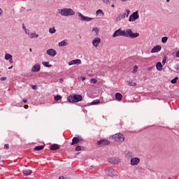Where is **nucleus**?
Returning <instances> with one entry per match:
<instances>
[{
	"mask_svg": "<svg viewBox=\"0 0 179 179\" xmlns=\"http://www.w3.org/2000/svg\"><path fill=\"white\" fill-rule=\"evenodd\" d=\"M58 13H59V15H61V16H65V17H68V16H73V15H75V11H73V10H72L71 8H62V9H58L57 10Z\"/></svg>",
	"mask_w": 179,
	"mask_h": 179,
	"instance_id": "obj_1",
	"label": "nucleus"
},
{
	"mask_svg": "<svg viewBox=\"0 0 179 179\" xmlns=\"http://www.w3.org/2000/svg\"><path fill=\"white\" fill-rule=\"evenodd\" d=\"M82 100H83V97L80 94L70 95L67 97L69 103H79Z\"/></svg>",
	"mask_w": 179,
	"mask_h": 179,
	"instance_id": "obj_2",
	"label": "nucleus"
},
{
	"mask_svg": "<svg viewBox=\"0 0 179 179\" xmlns=\"http://www.w3.org/2000/svg\"><path fill=\"white\" fill-rule=\"evenodd\" d=\"M124 37H129V38H136L139 37V33H134L131 29H128L123 31Z\"/></svg>",
	"mask_w": 179,
	"mask_h": 179,
	"instance_id": "obj_3",
	"label": "nucleus"
},
{
	"mask_svg": "<svg viewBox=\"0 0 179 179\" xmlns=\"http://www.w3.org/2000/svg\"><path fill=\"white\" fill-rule=\"evenodd\" d=\"M113 138L116 142H124V141H125V137L124 136V134L120 133L114 134L113 136Z\"/></svg>",
	"mask_w": 179,
	"mask_h": 179,
	"instance_id": "obj_4",
	"label": "nucleus"
},
{
	"mask_svg": "<svg viewBox=\"0 0 179 179\" xmlns=\"http://www.w3.org/2000/svg\"><path fill=\"white\" fill-rule=\"evenodd\" d=\"M139 19V11L137 10L134 12L129 18V22H135V20H138Z\"/></svg>",
	"mask_w": 179,
	"mask_h": 179,
	"instance_id": "obj_5",
	"label": "nucleus"
},
{
	"mask_svg": "<svg viewBox=\"0 0 179 179\" xmlns=\"http://www.w3.org/2000/svg\"><path fill=\"white\" fill-rule=\"evenodd\" d=\"M120 36H122V37H124V31H122V29H121L116 30L113 34V38L120 37Z\"/></svg>",
	"mask_w": 179,
	"mask_h": 179,
	"instance_id": "obj_6",
	"label": "nucleus"
},
{
	"mask_svg": "<svg viewBox=\"0 0 179 179\" xmlns=\"http://www.w3.org/2000/svg\"><path fill=\"white\" fill-rule=\"evenodd\" d=\"M78 16L79 17H80L81 20H83V22H90V20H93V18L86 17L80 13H78Z\"/></svg>",
	"mask_w": 179,
	"mask_h": 179,
	"instance_id": "obj_7",
	"label": "nucleus"
},
{
	"mask_svg": "<svg viewBox=\"0 0 179 179\" xmlns=\"http://www.w3.org/2000/svg\"><path fill=\"white\" fill-rule=\"evenodd\" d=\"M101 43V39L99 37H96L92 41V45H94V47L97 48L98 45H100Z\"/></svg>",
	"mask_w": 179,
	"mask_h": 179,
	"instance_id": "obj_8",
	"label": "nucleus"
},
{
	"mask_svg": "<svg viewBox=\"0 0 179 179\" xmlns=\"http://www.w3.org/2000/svg\"><path fill=\"white\" fill-rule=\"evenodd\" d=\"M98 146H107V145H110V141L108 140H101L97 142Z\"/></svg>",
	"mask_w": 179,
	"mask_h": 179,
	"instance_id": "obj_9",
	"label": "nucleus"
},
{
	"mask_svg": "<svg viewBox=\"0 0 179 179\" xmlns=\"http://www.w3.org/2000/svg\"><path fill=\"white\" fill-rule=\"evenodd\" d=\"M139 162H141V159L138 157L131 158L130 163L131 166H138L139 164Z\"/></svg>",
	"mask_w": 179,
	"mask_h": 179,
	"instance_id": "obj_10",
	"label": "nucleus"
},
{
	"mask_svg": "<svg viewBox=\"0 0 179 179\" xmlns=\"http://www.w3.org/2000/svg\"><path fill=\"white\" fill-rule=\"evenodd\" d=\"M46 54L50 57H55L57 55V51L54 49H49L46 51Z\"/></svg>",
	"mask_w": 179,
	"mask_h": 179,
	"instance_id": "obj_11",
	"label": "nucleus"
},
{
	"mask_svg": "<svg viewBox=\"0 0 179 179\" xmlns=\"http://www.w3.org/2000/svg\"><path fill=\"white\" fill-rule=\"evenodd\" d=\"M162 50V46L161 45H156L155 46L152 50L151 52L152 54H155V52H159V51Z\"/></svg>",
	"mask_w": 179,
	"mask_h": 179,
	"instance_id": "obj_12",
	"label": "nucleus"
},
{
	"mask_svg": "<svg viewBox=\"0 0 179 179\" xmlns=\"http://www.w3.org/2000/svg\"><path fill=\"white\" fill-rule=\"evenodd\" d=\"M81 61L79 59L71 60L69 62V65H80Z\"/></svg>",
	"mask_w": 179,
	"mask_h": 179,
	"instance_id": "obj_13",
	"label": "nucleus"
},
{
	"mask_svg": "<svg viewBox=\"0 0 179 179\" xmlns=\"http://www.w3.org/2000/svg\"><path fill=\"white\" fill-rule=\"evenodd\" d=\"M131 13V11L129 10H126V13H123L122 14H121L120 15V17L122 19H125L126 17H128V16H129V13Z\"/></svg>",
	"mask_w": 179,
	"mask_h": 179,
	"instance_id": "obj_14",
	"label": "nucleus"
},
{
	"mask_svg": "<svg viewBox=\"0 0 179 179\" xmlns=\"http://www.w3.org/2000/svg\"><path fill=\"white\" fill-rule=\"evenodd\" d=\"M40 69H41L40 64H36L32 67L31 71L32 72H38Z\"/></svg>",
	"mask_w": 179,
	"mask_h": 179,
	"instance_id": "obj_15",
	"label": "nucleus"
},
{
	"mask_svg": "<svg viewBox=\"0 0 179 179\" xmlns=\"http://www.w3.org/2000/svg\"><path fill=\"white\" fill-rule=\"evenodd\" d=\"M115 99L118 100V101H121L122 100V94L120 92L115 94Z\"/></svg>",
	"mask_w": 179,
	"mask_h": 179,
	"instance_id": "obj_16",
	"label": "nucleus"
},
{
	"mask_svg": "<svg viewBox=\"0 0 179 179\" xmlns=\"http://www.w3.org/2000/svg\"><path fill=\"white\" fill-rule=\"evenodd\" d=\"M66 45H68V42L66 41V40H64L59 43V47H66Z\"/></svg>",
	"mask_w": 179,
	"mask_h": 179,
	"instance_id": "obj_17",
	"label": "nucleus"
},
{
	"mask_svg": "<svg viewBox=\"0 0 179 179\" xmlns=\"http://www.w3.org/2000/svg\"><path fill=\"white\" fill-rule=\"evenodd\" d=\"M59 145L58 144H53L50 146V150H58Z\"/></svg>",
	"mask_w": 179,
	"mask_h": 179,
	"instance_id": "obj_18",
	"label": "nucleus"
},
{
	"mask_svg": "<svg viewBox=\"0 0 179 179\" xmlns=\"http://www.w3.org/2000/svg\"><path fill=\"white\" fill-rule=\"evenodd\" d=\"M156 69H157V71H162L163 69V64H162V62L157 63Z\"/></svg>",
	"mask_w": 179,
	"mask_h": 179,
	"instance_id": "obj_19",
	"label": "nucleus"
},
{
	"mask_svg": "<svg viewBox=\"0 0 179 179\" xmlns=\"http://www.w3.org/2000/svg\"><path fill=\"white\" fill-rule=\"evenodd\" d=\"M78 143H79V138L78 137L73 138L71 145H76Z\"/></svg>",
	"mask_w": 179,
	"mask_h": 179,
	"instance_id": "obj_20",
	"label": "nucleus"
},
{
	"mask_svg": "<svg viewBox=\"0 0 179 179\" xmlns=\"http://www.w3.org/2000/svg\"><path fill=\"white\" fill-rule=\"evenodd\" d=\"M42 65L46 68H51L52 66V65L50 64L49 62H42Z\"/></svg>",
	"mask_w": 179,
	"mask_h": 179,
	"instance_id": "obj_21",
	"label": "nucleus"
},
{
	"mask_svg": "<svg viewBox=\"0 0 179 179\" xmlns=\"http://www.w3.org/2000/svg\"><path fill=\"white\" fill-rule=\"evenodd\" d=\"M22 173L24 176H30V174H31L33 172L31 171V170L28 169V170L23 171Z\"/></svg>",
	"mask_w": 179,
	"mask_h": 179,
	"instance_id": "obj_22",
	"label": "nucleus"
},
{
	"mask_svg": "<svg viewBox=\"0 0 179 179\" xmlns=\"http://www.w3.org/2000/svg\"><path fill=\"white\" fill-rule=\"evenodd\" d=\"M28 34L29 36V38H37V37H38V34H36V33H31Z\"/></svg>",
	"mask_w": 179,
	"mask_h": 179,
	"instance_id": "obj_23",
	"label": "nucleus"
},
{
	"mask_svg": "<svg viewBox=\"0 0 179 179\" xmlns=\"http://www.w3.org/2000/svg\"><path fill=\"white\" fill-rule=\"evenodd\" d=\"M13 57V56H12V55H10V54H9V53H6V55H5V59L6 60V61H9L10 59H11V58Z\"/></svg>",
	"mask_w": 179,
	"mask_h": 179,
	"instance_id": "obj_24",
	"label": "nucleus"
},
{
	"mask_svg": "<svg viewBox=\"0 0 179 179\" xmlns=\"http://www.w3.org/2000/svg\"><path fill=\"white\" fill-rule=\"evenodd\" d=\"M110 163H112V164H118L120 163V160H117L115 159H112L109 160Z\"/></svg>",
	"mask_w": 179,
	"mask_h": 179,
	"instance_id": "obj_25",
	"label": "nucleus"
},
{
	"mask_svg": "<svg viewBox=\"0 0 179 179\" xmlns=\"http://www.w3.org/2000/svg\"><path fill=\"white\" fill-rule=\"evenodd\" d=\"M43 149H44V145H38V146H36L34 148V150H43Z\"/></svg>",
	"mask_w": 179,
	"mask_h": 179,
	"instance_id": "obj_26",
	"label": "nucleus"
},
{
	"mask_svg": "<svg viewBox=\"0 0 179 179\" xmlns=\"http://www.w3.org/2000/svg\"><path fill=\"white\" fill-rule=\"evenodd\" d=\"M96 15H99V16H104V13L102 10H96Z\"/></svg>",
	"mask_w": 179,
	"mask_h": 179,
	"instance_id": "obj_27",
	"label": "nucleus"
},
{
	"mask_svg": "<svg viewBox=\"0 0 179 179\" xmlns=\"http://www.w3.org/2000/svg\"><path fill=\"white\" fill-rule=\"evenodd\" d=\"M167 40H169V38L167 36H164L162 38V43L164 44L167 43Z\"/></svg>",
	"mask_w": 179,
	"mask_h": 179,
	"instance_id": "obj_28",
	"label": "nucleus"
},
{
	"mask_svg": "<svg viewBox=\"0 0 179 179\" xmlns=\"http://www.w3.org/2000/svg\"><path fill=\"white\" fill-rule=\"evenodd\" d=\"M177 80H178V77H176L175 78L171 80V83H172L173 85H176V83H177Z\"/></svg>",
	"mask_w": 179,
	"mask_h": 179,
	"instance_id": "obj_29",
	"label": "nucleus"
},
{
	"mask_svg": "<svg viewBox=\"0 0 179 179\" xmlns=\"http://www.w3.org/2000/svg\"><path fill=\"white\" fill-rule=\"evenodd\" d=\"M55 101H59V100H61L62 99V96L61 95H57L54 97Z\"/></svg>",
	"mask_w": 179,
	"mask_h": 179,
	"instance_id": "obj_30",
	"label": "nucleus"
},
{
	"mask_svg": "<svg viewBox=\"0 0 179 179\" xmlns=\"http://www.w3.org/2000/svg\"><path fill=\"white\" fill-rule=\"evenodd\" d=\"M55 31H57V30L55 29V27L50 28L49 29V33H50V34H54V33H55Z\"/></svg>",
	"mask_w": 179,
	"mask_h": 179,
	"instance_id": "obj_31",
	"label": "nucleus"
},
{
	"mask_svg": "<svg viewBox=\"0 0 179 179\" xmlns=\"http://www.w3.org/2000/svg\"><path fill=\"white\" fill-rule=\"evenodd\" d=\"M92 31H95V33H96V36H99V28H97V27H94L93 29H92Z\"/></svg>",
	"mask_w": 179,
	"mask_h": 179,
	"instance_id": "obj_32",
	"label": "nucleus"
},
{
	"mask_svg": "<svg viewBox=\"0 0 179 179\" xmlns=\"http://www.w3.org/2000/svg\"><path fill=\"white\" fill-rule=\"evenodd\" d=\"M91 104H92V105H94V104H100V100H99V99L94 100V101L91 103Z\"/></svg>",
	"mask_w": 179,
	"mask_h": 179,
	"instance_id": "obj_33",
	"label": "nucleus"
},
{
	"mask_svg": "<svg viewBox=\"0 0 179 179\" xmlns=\"http://www.w3.org/2000/svg\"><path fill=\"white\" fill-rule=\"evenodd\" d=\"M90 83H91L92 85H94V84L97 83V80H96L95 78H92V79L90 80Z\"/></svg>",
	"mask_w": 179,
	"mask_h": 179,
	"instance_id": "obj_34",
	"label": "nucleus"
},
{
	"mask_svg": "<svg viewBox=\"0 0 179 179\" xmlns=\"http://www.w3.org/2000/svg\"><path fill=\"white\" fill-rule=\"evenodd\" d=\"M138 66H134V70L132 71V73H136L138 72Z\"/></svg>",
	"mask_w": 179,
	"mask_h": 179,
	"instance_id": "obj_35",
	"label": "nucleus"
},
{
	"mask_svg": "<svg viewBox=\"0 0 179 179\" xmlns=\"http://www.w3.org/2000/svg\"><path fill=\"white\" fill-rule=\"evenodd\" d=\"M76 152H80V150H82V147L80 145H78L76 148H75Z\"/></svg>",
	"mask_w": 179,
	"mask_h": 179,
	"instance_id": "obj_36",
	"label": "nucleus"
},
{
	"mask_svg": "<svg viewBox=\"0 0 179 179\" xmlns=\"http://www.w3.org/2000/svg\"><path fill=\"white\" fill-rule=\"evenodd\" d=\"M128 85H129V86H136V83L129 82Z\"/></svg>",
	"mask_w": 179,
	"mask_h": 179,
	"instance_id": "obj_37",
	"label": "nucleus"
},
{
	"mask_svg": "<svg viewBox=\"0 0 179 179\" xmlns=\"http://www.w3.org/2000/svg\"><path fill=\"white\" fill-rule=\"evenodd\" d=\"M102 1L103 2V3H106V5H108V3H110L109 0H102Z\"/></svg>",
	"mask_w": 179,
	"mask_h": 179,
	"instance_id": "obj_38",
	"label": "nucleus"
},
{
	"mask_svg": "<svg viewBox=\"0 0 179 179\" xmlns=\"http://www.w3.org/2000/svg\"><path fill=\"white\" fill-rule=\"evenodd\" d=\"M0 80H1V82H3V80H6V77H1L0 78Z\"/></svg>",
	"mask_w": 179,
	"mask_h": 179,
	"instance_id": "obj_39",
	"label": "nucleus"
},
{
	"mask_svg": "<svg viewBox=\"0 0 179 179\" xmlns=\"http://www.w3.org/2000/svg\"><path fill=\"white\" fill-rule=\"evenodd\" d=\"M4 148L5 149H9V144L4 145Z\"/></svg>",
	"mask_w": 179,
	"mask_h": 179,
	"instance_id": "obj_40",
	"label": "nucleus"
},
{
	"mask_svg": "<svg viewBox=\"0 0 179 179\" xmlns=\"http://www.w3.org/2000/svg\"><path fill=\"white\" fill-rule=\"evenodd\" d=\"M59 179H70L69 178H65L64 176H60Z\"/></svg>",
	"mask_w": 179,
	"mask_h": 179,
	"instance_id": "obj_41",
	"label": "nucleus"
},
{
	"mask_svg": "<svg viewBox=\"0 0 179 179\" xmlns=\"http://www.w3.org/2000/svg\"><path fill=\"white\" fill-rule=\"evenodd\" d=\"M176 55L178 58H179V50L176 52Z\"/></svg>",
	"mask_w": 179,
	"mask_h": 179,
	"instance_id": "obj_42",
	"label": "nucleus"
},
{
	"mask_svg": "<svg viewBox=\"0 0 179 179\" xmlns=\"http://www.w3.org/2000/svg\"><path fill=\"white\" fill-rule=\"evenodd\" d=\"M24 108H25L26 110H27V108H29V105H24Z\"/></svg>",
	"mask_w": 179,
	"mask_h": 179,
	"instance_id": "obj_43",
	"label": "nucleus"
},
{
	"mask_svg": "<svg viewBox=\"0 0 179 179\" xmlns=\"http://www.w3.org/2000/svg\"><path fill=\"white\" fill-rule=\"evenodd\" d=\"M8 61H9L10 64H13V60L12 59V58L10 59Z\"/></svg>",
	"mask_w": 179,
	"mask_h": 179,
	"instance_id": "obj_44",
	"label": "nucleus"
},
{
	"mask_svg": "<svg viewBox=\"0 0 179 179\" xmlns=\"http://www.w3.org/2000/svg\"><path fill=\"white\" fill-rule=\"evenodd\" d=\"M32 89H33L34 90H36V89H37V87H36V85H33V86H32Z\"/></svg>",
	"mask_w": 179,
	"mask_h": 179,
	"instance_id": "obj_45",
	"label": "nucleus"
},
{
	"mask_svg": "<svg viewBox=\"0 0 179 179\" xmlns=\"http://www.w3.org/2000/svg\"><path fill=\"white\" fill-rule=\"evenodd\" d=\"M162 64H163V65H164V64H166V59H164L162 60Z\"/></svg>",
	"mask_w": 179,
	"mask_h": 179,
	"instance_id": "obj_46",
	"label": "nucleus"
},
{
	"mask_svg": "<svg viewBox=\"0 0 179 179\" xmlns=\"http://www.w3.org/2000/svg\"><path fill=\"white\" fill-rule=\"evenodd\" d=\"M3 12L2 8H0V16L2 15Z\"/></svg>",
	"mask_w": 179,
	"mask_h": 179,
	"instance_id": "obj_47",
	"label": "nucleus"
},
{
	"mask_svg": "<svg viewBox=\"0 0 179 179\" xmlns=\"http://www.w3.org/2000/svg\"><path fill=\"white\" fill-rule=\"evenodd\" d=\"M23 103H27V99L22 100Z\"/></svg>",
	"mask_w": 179,
	"mask_h": 179,
	"instance_id": "obj_48",
	"label": "nucleus"
},
{
	"mask_svg": "<svg viewBox=\"0 0 179 179\" xmlns=\"http://www.w3.org/2000/svg\"><path fill=\"white\" fill-rule=\"evenodd\" d=\"M22 28L24 30H26V27L24 26V24H23Z\"/></svg>",
	"mask_w": 179,
	"mask_h": 179,
	"instance_id": "obj_49",
	"label": "nucleus"
},
{
	"mask_svg": "<svg viewBox=\"0 0 179 179\" xmlns=\"http://www.w3.org/2000/svg\"><path fill=\"white\" fill-rule=\"evenodd\" d=\"M111 8H115V6L114 4H112Z\"/></svg>",
	"mask_w": 179,
	"mask_h": 179,
	"instance_id": "obj_50",
	"label": "nucleus"
},
{
	"mask_svg": "<svg viewBox=\"0 0 179 179\" xmlns=\"http://www.w3.org/2000/svg\"><path fill=\"white\" fill-rule=\"evenodd\" d=\"M113 1L114 2V1H115V0H109V3L113 2Z\"/></svg>",
	"mask_w": 179,
	"mask_h": 179,
	"instance_id": "obj_51",
	"label": "nucleus"
},
{
	"mask_svg": "<svg viewBox=\"0 0 179 179\" xmlns=\"http://www.w3.org/2000/svg\"><path fill=\"white\" fill-rule=\"evenodd\" d=\"M12 68H13V66L8 67V69H12Z\"/></svg>",
	"mask_w": 179,
	"mask_h": 179,
	"instance_id": "obj_52",
	"label": "nucleus"
},
{
	"mask_svg": "<svg viewBox=\"0 0 179 179\" xmlns=\"http://www.w3.org/2000/svg\"><path fill=\"white\" fill-rule=\"evenodd\" d=\"M115 175V174H112L110 175V177H114Z\"/></svg>",
	"mask_w": 179,
	"mask_h": 179,
	"instance_id": "obj_53",
	"label": "nucleus"
},
{
	"mask_svg": "<svg viewBox=\"0 0 179 179\" xmlns=\"http://www.w3.org/2000/svg\"><path fill=\"white\" fill-rule=\"evenodd\" d=\"M85 78H82V80H85Z\"/></svg>",
	"mask_w": 179,
	"mask_h": 179,
	"instance_id": "obj_54",
	"label": "nucleus"
},
{
	"mask_svg": "<svg viewBox=\"0 0 179 179\" xmlns=\"http://www.w3.org/2000/svg\"><path fill=\"white\" fill-rule=\"evenodd\" d=\"M166 2H170V0H166Z\"/></svg>",
	"mask_w": 179,
	"mask_h": 179,
	"instance_id": "obj_55",
	"label": "nucleus"
},
{
	"mask_svg": "<svg viewBox=\"0 0 179 179\" xmlns=\"http://www.w3.org/2000/svg\"><path fill=\"white\" fill-rule=\"evenodd\" d=\"M30 52H31V48L29 49Z\"/></svg>",
	"mask_w": 179,
	"mask_h": 179,
	"instance_id": "obj_56",
	"label": "nucleus"
},
{
	"mask_svg": "<svg viewBox=\"0 0 179 179\" xmlns=\"http://www.w3.org/2000/svg\"><path fill=\"white\" fill-rule=\"evenodd\" d=\"M25 33L27 34V31H25Z\"/></svg>",
	"mask_w": 179,
	"mask_h": 179,
	"instance_id": "obj_57",
	"label": "nucleus"
},
{
	"mask_svg": "<svg viewBox=\"0 0 179 179\" xmlns=\"http://www.w3.org/2000/svg\"><path fill=\"white\" fill-rule=\"evenodd\" d=\"M0 159H1V155H0Z\"/></svg>",
	"mask_w": 179,
	"mask_h": 179,
	"instance_id": "obj_58",
	"label": "nucleus"
}]
</instances>
